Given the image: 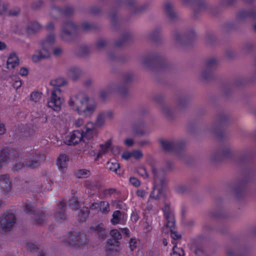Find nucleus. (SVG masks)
I'll use <instances>...</instances> for the list:
<instances>
[{"instance_id": "473e14b6", "label": "nucleus", "mask_w": 256, "mask_h": 256, "mask_svg": "<svg viewBox=\"0 0 256 256\" xmlns=\"http://www.w3.org/2000/svg\"><path fill=\"white\" fill-rule=\"evenodd\" d=\"M68 206L73 210H78L80 206V202L78 201V198L74 196H72L68 202Z\"/></svg>"}, {"instance_id": "a18cd8bd", "label": "nucleus", "mask_w": 256, "mask_h": 256, "mask_svg": "<svg viewBox=\"0 0 256 256\" xmlns=\"http://www.w3.org/2000/svg\"><path fill=\"white\" fill-rule=\"evenodd\" d=\"M8 5L7 3L0 1V14H4L6 12Z\"/></svg>"}, {"instance_id": "338daca9", "label": "nucleus", "mask_w": 256, "mask_h": 256, "mask_svg": "<svg viewBox=\"0 0 256 256\" xmlns=\"http://www.w3.org/2000/svg\"><path fill=\"white\" fill-rule=\"evenodd\" d=\"M6 128L5 127V125L0 122V135L4 134L6 133Z\"/></svg>"}, {"instance_id": "ea45409f", "label": "nucleus", "mask_w": 256, "mask_h": 256, "mask_svg": "<svg viewBox=\"0 0 256 256\" xmlns=\"http://www.w3.org/2000/svg\"><path fill=\"white\" fill-rule=\"evenodd\" d=\"M116 192L118 194H120V192H118L116 189L114 188H106L102 191V194L104 198H106L111 196Z\"/></svg>"}, {"instance_id": "412c9836", "label": "nucleus", "mask_w": 256, "mask_h": 256, "mask_svg": "<svg viewBox=\"0 0 256 256\" xmlns=\"http://www.w3.org/2000/svg\"><path fill=\"white\" fill-rule=\"evenodd\" d=\"M216 64V60L215 58H211L208 60L206 64V68L208 69L204 72L202 77L206 80H210L212 78V74L210 71V69L214 67Z\"/></svg>"}, {"instance_id": "ddd939ff", "label": "nucleus", "mask_w": 256, "mask_h": 256, "mask_svg": "<svg viewBox=\"0 0 256 256\" xmlns=\"http://www.w3.org/2000/svg\"><path fill=\"white\" fill-rule=\"evenodd\" d=\"M90 208L92 210H95L98 213L104 215L108 214L110 211V204L106 200L92 202L90 206Z\"/></svg>"}, {"instance_id": "49530a36", "label": "nucleus", "mask_w": 256, "mask_h": 256, "mask_svg": "<svg viewBox=\"0 0 256 256\" xmlns=\"http://www.w3.org/2000/svg\"><path fill=\"white\" fill-rule=\"evenodd\" d=\"M150 38L154 42H158L160 38V32L158 30L153 32L150 35Z\"/></svg>"}, {"instance_id": "7c9ffc66", "label": "nucleus", "mask_w": 256, "mask_h": 256, "mask_svg": "<svg viewBox=\"0 0 256 256\" xmlns=\"http://www.w3.org/2000/svg\"><path fill=\"white\" fill-rule=\"evenodd\" d=\"M84 185L88 189L94 190L99 188L100 186V184L98 180L92 181L88 180L84 182Z\"/></svg>"}, {"instance_id": "20e7f679", "label": "nucleus", "mask_w": 256, "mask_h": 256, "mask_svg": "<svg viewBox=\"0 0 256 256\" xmlns=\"http://www.w3.org/2000/svg\"><path fill=\"white\" fill-rule=\"evenodd\" d=\"M110 234L112 238L106 241V251L108 256H113L116 255L120 251V242L118 240L122 238V234L116 229L110 230Z\"/></svg>"}, {"instance_id": "2f4dec72", "label": "nucleus", "mask_w": 256, "mask_h": 256, "mask_svg": "<svg viewBox=\"0 0 256 256\" xmlns=\"http://www.w3.org/2000/svg\"><path fill=\"white\" fill-rule=\"evenodd\" d=\"M41 28L40 24L34 22H30L27 26L26 32L28 34L34 33L38 31Z\"/></svg>"}, {"instance_id": "680f3d73", "label": "nucleus", "mask_w": 256, "mask_h": 256, "mask_svg": "<svg viewBox=\"0 0 256 256\" xmlns=\"http://www.w3.org/2000/svg\"><path fill=\"white\" fill-rule=\"evenodd\" d=\"M136 193L138 196L144 198L146 196V192L144 190H138Z\"/></svg>"}, {"instance_id": "37998d69", "label": "nucleus", "mask_w": 256, "mask_h": 256, "mask_svg": "<svg viewBox=\"0 0 256 256\" xmlns=\"http://www.w3.org/2000/svg\"><path fill=\"white\" fill-rule=\"evenodd\" d=\"M41 97L42 93L38 92H34L30 94V100L36 102L39 101Z\"/></svg>"}, {"instance_id": "4c0bfd02", "label": "nucleus", "mask_w": 256, "mask_h": 256, "mask_svg": "<svg viewBox=\"0 0 256 256\" xmlns=\"http://www.w3.org/2000/svg\"><path fill=\"white\" fill-rule=\"evenodd\" d=\"M90 172L86 169H80L77 171L76 176L78 178H86L90 176Z\"/></svg>"}, {"instance_id": "72a5a7b5", "label": "nucleus", "mask_w": 256, "mask_h": 256, "mask_svg": "<svg viewBox=\"0 0 256 256\" xmlns=\"http://www.w3.org/2000/svg\"><path fill=\"white\" fill-rule=\"evenodd\" d=\"M185 4H194L200 9L205 8L206 7V4L204 0H182Z\"/></svg>"}, {"instance_id": "69168bd1", "label": "nucleus", "mask_w": 256, "mask_h": 256, "mask_svg": "<svg viewBox=\"0 0 256 256\" xmlns=\"http://www.w3.org/2000/svg\"><path fill=\"white\" fill-rule=\"evenodd\" d=\"M22 84V82L21 80H18L15 81V82L13 84V86L14 88L16 89H18L21 86Z\"/></svg>"}, {"instance_id": "a211bd4d", "label": "nucleus", "mask_w": 256, "mask_h": 256, "mask_svg": "<svg viewBox=\"0 0 256 256\" xmlns=\"http://www.w3.org/2000/svg\"><path fill=\"white\" fill-rule=\"evenodd\" d=\"M66 203L62 200L58 205L56 211L54 214L53 216L56 221L66 219Z\"/></svg>"}, {"instance_id": "c756f323", "label": "nucleus", "mask_w": 256, "mask_h": 256, "mask_svg": "<svg viewBox=\"0 0 256 256\" xmlns=\"http://www.w3.org/2000/svg\"><path fill=\"white\" fill-rule=\"evenodd\" d=\"M164 10L168 18L171 20H174L176 16V14L172 8V4L169 2H166L164 4Z\"/></svg>"}, {"instance_id": "423d86ee", "label": "nucleus", "mask_w": 256, "mask_h": 256, "mask_svg": "<svg viewBox=\"0 0 256 256\" xmlns=\"http://www.w3.org/2000/svg\"><path fill=\"white\" fill-rule=\"evenodd\" d=\"M24 211L34 220V224L38 225L43 224L48 219V214L36 209L31 204H26L24 206Z\"/></svg>"}, {"instance_id": "3c124183", "label": "nucleus", "mask_w": 256, "mask_h": 256, "mask_svg": "<svg viewBox=\"0 0 256 256\" xmlns=\"http://www.w3.org/2000/svg\"><path fill=\"white\" fill-rule=\"evenodd\" d=\"M110 16L112 22L114 24L116 25L118 21L116 12H110Z\"/></svg>"}, {"instance_id": "c85d7f7f", "label": "nucleus", "mask_w": 256, "mask_h": 256, "mask_svg": "<svg viewBox=\"0 0 256 256\" xmlns=\"http://www.w3.org/2000/svg\"><path fill=\"white\" fill-rule=\"evenodd\" d=\"M131 38V34L130 32H126L122 36V38L120 40L116 42V46L120 47L126 44L130 41Z\"/></svg>"}, {"instance_id": "a878e982", "label": "nucleus", "mask_w": 256, "mask_h": 256, "mask_svg": "<svg viewBox=\"0 0 256 256\" xmlns=\"http://www.w3.org/2000/svg\"><path fill=\"white\" fill-rule=\"evenodd\" d=\"M68 157L66 154H61L59 156L57 160V166L60 171H63L66 168Z\"/></svg>"}, {"instance_id": "f03ea898", "label": "nucleus", "mask_w": 256, "mask_h": 256, "mask_svg": "<svg viewBox=\"0 0 256 256\" xmlns=\"http://www.w3.org/2000/svg\"><path fill=\"white\" fill-rule=\"evenodd\" d=\"M66 84V80L62 78H58L50 82V85L53 86L54 88L50 99L48 102V106L54 111H59L61 109L64 100L60 96L61 90L60 87L65 85Z\"/></svg>"}, {"instance_id": "09e8293b", "label": "nucleus", "mask_w": 256, "mask_h": 256, "mask_svg": "<svg viewBox=\"0 0 256 256\" xmlns=\"http://www.w3.org/2000/svg\"><path fill=\"white\" fill-rule=\"evenodd\" d=\"M106 44L107 42L106 40H98V42L96 43V47L98 49H100L106 46Z\"/></svg>"}, {"instance_id": "6ab92c4d", "label": "nucleus", "mask_w": 256, "mask_h": 256, "mask_svg": "<svg viewBox=\"0 0 256 256\" xmlns=\"http://www.w3.org/2000/svg\"><path fill=\"white\" fill-rule=\"evenodd\" d=\"M90 230L96 234L100 239H105L107 236L108 231L106 230L104 224L102 223L92 226Z\"/></svg>"}, {"instance_id": "b1692460", "label": "nucleus", "mask_w": 256, "mask_h": 256, "mask_svg": "<svg viewBox=\"0 0 256 256\" xmlns=\"http://www.w3.org/2000/svg\"><path fill=\"white\" fill-rule=\"evenodd\" d=\"M19 60L15 53L10 54L8 58L6 68L9 70L12 69L18 66Z\"/></svg>"}, {"instance_id": "4d7b16f0", "label": "nucleus", "mask_w": 256, "mask_h": 256, "mask_svg": "<svg viewBox=\"0 0 256 256\" xmlns=\"http://www.w3.org/2000/svg\"><path fill=\"white\" fill-rule=\"evenodd\" d=\"M129 246L131 250H134L136 247V242L134 239L131 238L130 241Z\"/></svg>"}, {"instance_id": "5701e85b", "label": "nucleus", "mask_w": 256, "mask_h": 256, "mask_svg": "<svg viewBox=\"0 0 256 256\" xmlns=\"http://www.w3.org/2000/svg\"><path fill=\"white\" fill-rule=\"evenodd\" d=\"M112 112L111 111H108L100 113L97 118L94 124L96 126H100L104 124L106 118H110L112 116Z\"/></svg>"}, {"instance_id": "79ce46f5", "label": "nucleus", "mask_w": 256, "mask_h": 256, "mask_svg": "<svg viewBox=\"0 0 256 256\" xmlns=\"http://www.w3.org/2000/svg\"><path fill=\"white\" fill-rule=\"evenodd\" d=\"M50 182H48V180H46V182H45V184L41 185L40 187L38 188V190H36V192L37 193L39 192H46V190H49L50 189Z\"/></svg>"}, {"instance_id": "2eb2a0df", "label": "nucleus", "mask_w": 256, "mask_h": 256, "mask_svg": "<svg viewBox=\"0 0 256 256\" xmlns=\"http://www.w3.org/2000/svg\"><path fill=\"white\" fill-rule=\"evenodd\" d=\"M11 182L8 174H2L0 176V189L1 192L6 197L11 195Z\"/></svg>"}, {"instance_id": "bf43d9fd", "label": "nucleus", "mask_w": 256, "mask_h": 256, "mask_svg": "<svg viewBox=\"0 0 256 256\" xmlns=\"http://www.w3.org/2000/svg\"><path fill=\"white\" fill-rule=\"evenodd\" d=\"M232 156V152L228 148H226L224 150L222 156L226 158H230Z\"/></svg>"}, {"instance_id": "f257e3e1", "label": "nucleus", "mask_w": 256, "mask_h": 256, "mask_svg": "<svg viewBox=\"0 0 256 256\" xmlns=\"http://www.w3.org/2000/svg\"><path fill=\"white\" fill-rule=\"evenodd\" d=\"M89 98L84 92L72 96L68 101V104L72 109L77 111L79 114L86 116L91 115L96 108L95 104L88 105Z\"/></svg>"}, {"instance_id": "dca6fc26", "label": "nucleus", "mask_w": 256, "mask_h": 256, "mask_svg": "<svg viewBox=\"0 0 256 256\" xmlns=\"http://www.w3.org/2000/svg\"><path fill=\"white\" fill-rule=\"evenodd\" d=\"M82 131L83 141L86 142V140H89L94 139L96 136V132L94 126L92 122L87 123L86 127Z\"/></svg>"}, {"instance_id": "4468645a", "label": "nucleus", "mask_w": 256, "mask_h": 256, "mask_svg": "<svg viewBox=\"0 0 256 256\" xmlns=\"http://www.w3.org/2000/svg\"><path fill=\"white\" fill-rule=\"evenodd\" d=\"M82 130H74L66 136L64 143L68 146H74L83 140Z\"/></svg>"}, {"instance_id": "8fccbe9b", "label": "nucleus", "mask_w": 256, "mask_h": 256, "mask_svg": "<svg viewBox=\"0 0 256 256\" xmlns=\"http://www.w3.org/2000/svg\"><path fill=\"white\" fill-rule=\"evenodd\" d=\"M132 156L136 159H139L142 156V154L141 151L139 150H134L132 152Z\"/></svg>"}, {"instance_id": "58836bf2", "label": "nucleus", "mask_w": 256, "mask_h": 256, "mask_svg": "<svg viewBox=\"0 0 256 256\" xmlns=\"http://www.w3.org/2000/svg\"><path fill=\"white\" fill-rule=\"evenodd\" d=\"M107 166L110 170L118 174V171L120 169V164L118 162H108L107 163Z\"/></svg>"}, {"instance_id": "0eeeda50", "label": "nucleus", "mask_w": 256, "mask_h": 256, "mask_svg": "<svg viewBox=\"0 0 256 256\" xmlns=\"http://www.w3.org/2000/svg\"><path fill=\"white\" fill-rule=\"evenodd\" d=\"M78 28L76 24L72 21L65 22L62 26L61 38L65 41L70 42L76 36Z\"/></svg>"}, {"instance_id": "603ef678", "label": "nucleus", "mask_w": 256, "mask_h": 256, "mask_svg": "<svg viewBox=\"0 0 256 256\" xmlns=\"http://www.w3.org/2000/svg\"><path fill=\"white\" fill-rule=\"evenodd\" d=\"M42 4V2L41 0H38L32 3V8L34 10H36L40 8Z\"/></svg>"}, {"instance_id": "a19ab883", "label": "nucleus", "mask_w": 256, "mask_h": 256, "mask_svg": "<svg viewBox=\"0 0 256 256\" xmlns=\"http://www.w3.org/2000/svg\"><path fill=\"white\" fill-rule=\"evenodd\" d=\"M172 243L174 244L172 248L173 254H178V256H184V252L183 248H178L176 244L174 242Z\"/></svg>"}, {"instance_id": "39448f33", "label": "nucleus", "mask_w": 256, "mask_h": 256, "mask_svg": "<svg viewBox=\"0 0 256 256\" xmlns=\"http://www.w3.org/2000/svg\"><path fill=\"white\" fill-rule=\"evenodd\" d=\"M55 41V36L54 34H48L46 40L40 42L42 50L39 52V55L36 56L34 55L32 56L33 61L36 62L43 58H48L50 56V48L52 46Z\"/></svg>"}, {"instance_id": "aec40b11", "label": "nucleus", "mask_w": 256, "mask_h": 256, "mask_svg": "<svg viewBox=\"0 0 256 256\" xmlns=\"http://www.w3.org/2000/svg\"><path fill=\"white\" fill-rule=\"evenodd\" d=\"M74 10L70 6H68L64 10H62L60 7L53 6L52 8V13L56 14L58 16H71L73 14Z\"/></svg>"}, {"instance_id": "1a4fd4ad", "label": "nucleus", "mask_w": 256, "mask_h": 256, "mask_svg": "<svg viewBox=\"0 0 256 256\" xmlns=\"http://www.w3.org/2000/svg\"><path fill=\"white\" fill-rule=\"evenodd\" d=\"M162 211L164 218L167 221L166 226L167 227L170 228L171 237L174 240L173 242H175L174 241L180 239L181 238V235L172 230V228H174L175 226V221L173 214L170 212V206L168 204H166L164 208L162 209Z\"/></svg>"}, {"instance_id": "f8f14e48", "label": "nucleus", "mask_w": 256, "mask_h": 256, "mask_svg": "<svg viewBox=\"0 0 256 256\" xmlns=\"http://www.w3.org/2000/svg\"><path fill=\"white\" fill-rule=\"evenodd\" d=\"M16 218L15 214L11 212L4 214L0 220V227L4 232H9L16 224Z\"/></svg>"}, {"instance_id": "864d4df0", "label": "nucleus", "mask_w": 256, "mask_h": 256, "mask_svg": "<svg viewBox=\"0 0 256 256\" xmlns=\"http://www.w3.org/2000/svg\"><path fill=\"white\" fill-rule=\"evenodd\" d=\"M26 246L28 250H30L32 252L38 249V248L32 243H26Z\"/></svg>"}, {"instance_id": "e2e57ef3", "label": "nucleus", "mask_w": 256, "mask_h": 256, "mask_svg": "<svg viewBox=\"0 0 256 256\" xmlns=\"http://www.w3.org/2000/svg\"><path fill=\"white\" fill-rule=\"evenodd\" d=\"M186 187L184 186H178L176 190V192L178 193H184L186 191Z\"/></svg>"}, {"instance_id": "f704fd0d", "label": "nucleus", "mask_w": 256, "mask_h": 256, "mask_svg": "<svg viewBox=\"0 0 256 256\" xmlns=\"http://www.w3.org/2000/svg\"><path fill=\"white\" fill-rule=\"evenodd\" d=\"M122 215V212L120 210L114 211L112 215L111 223L114 225L118 224L120 222Z\"/></svg>"}, {"instance_id": "f3484780", "label": "nucleus", "mask_w": 256, "mask_h": 256, "mask_svg": "<svg viewBox=\"0 0 256 256\" xmlns=\"http://www.w3.org/2000/svg\"><path fill=\"white\" fill-rule=\"evenodd\" d=\"M164 60V58L158 54H150L146 56L143 60V64L146 67H150Z\"/></svg>"}, {"instance_id": "4be33fe9", "label": "nucleus", "mask_w": 256, "mask_h": 256, "mask_svg": "<svg viewBox=\"0 0 256 256\" xmlns=\"http://www.w3.org/2000/svg\"><path fill=\"white\" fill-rule=\"evenodd\" d=\"M112 144V140L111 139L108 140L104 144H100V149L94 158V160H98L104 154H106L110 148Z\"/></svg>"}, {"instance_id": "e433bc0d", "label": "nucleus", "mask_w": 256, "mask_h": 256, "mask_svg": "<svg viewBox=\"0 0 256 256\" xmlns=\"http://www.w3.org/2000/svg\"><path fill=\"white\" fill-rule=\"evenodd\" d=\"M24 128L21 129L22 136L23 137L28 138L33 136L34 134V130L32 128L28 126H24Z\"/></svg>"}, {"instance_id": "052dcab7", "label": "nucleus", "mask_w": 256, "mask_h": 256, "mask_svg": "<svg viewBox=\"0 0 256 256\" xmlns=\"http://www.w3.org/2000/svg\"><path fill=\"white\" fill-rule=\"evenodd\" d=\"M101 12V10L100 8L97 6H94L90 10V12L94 14H98Z\"/></svg>"}, {"instance_id": "7ed1b4c3", "label": "nucleus", "mask_w": 256, "mask_h": 256, "mask_svg": "<svg viewBox=\"0 0 256 256\" xmlns=\"http://www.w3.org/2000/svg\"><path fill=\"white\" fill-rule=\"evenodd\" d=\"M27 156L29 158L28 161L19 162L13 166L12 170L14 172H18L24 168H34L46 160V156L44 154L34 149L28 153Z\"/></svg>"}, {"instance_id": "c03bdc74", "label": "nucleus", "mask_w": 256, "mask_h": 256, "mask_svg": "<svg viewBox=\"0 0 256 256\" xmlns=\"http://www.w3.org/2000/svg\"><path fill=\"white\" fill-rule=\"evenodd\" d=\"M94 28L95 26L94 24H90L87 22H84L82 24V30L84 31H88Z\"/></svg>"}, {"instance_id": "9b49d317", "label": "nucleus", "mask_w": 256, "mask_h": 256, "mask_svg": "<svg viewBox=\"0 0 256 256\" xmlns=\"http://www.w3.org/2000/svg\"><path fill=\"white\" fill-rule=\"evenodd\" d=\"M162 149L166 152H180L184 148L185 143L184 141H168L164 140H160Z\"/></svg>"}, {"instance_id": "774afa93", "label": "nucleus", "mask_w": 256, "mask_h": 256, "mask_svg": "<svg viewBox=\"0 0 256 256\" xmlns=\"http://www.w3.org/2000/svg\"><path fill=\"white\" fill-rule=\"evenodd\" d=\"M81 50L84 54H87L90 52V48L88 46H83L81 48Z\"/></svg>"}, {"instance_id": "cd10ccee", "label": "nucleus", "mask_w": 256, "mask_h": 256, "mask_svg": "<svg viewBox=\"0 0 256 256\" xmlns=\"http://www.w3.org/2000/svg\"><path fill=\"white\" fill-rule=\"evenodd\" d=\"M80 74L81 72L80 69L75 67L70 68L68 72V76L74 80H76Z\"/></svg>"}, {"instance_id": "de8ad7c7", "label": "nucleus", "mask_w": 256, "mask_h": 256, "mask_svg": "<svg viewBox=\"0 0 256 256\" xmlns=\"http://www.w3.org/2000/svg\"><path fill=\"white\" fill-rule=\"evenodd\" d=\"M129 181L130 183L135 187H138L140 184V181L135 177H130Z\"/></svg>"}, {"instance_id": "13d9d810", "label": "nucleus", "mask_w": 256, "mask_h": 256, "mask_svg": "<svg viewBox=\"0 0 256 256\" xmlns=\"http://www.w3.org/2000/svg\"><path fill=\"white\" fill-rule=\"evenodd\" d=\"M132 157V152H124L122 154V158L126 160H128Z\"/></svg>"}, {"instance_id": "c9c22d12", "label": "nucleus", "mask_w": 256, "mask_h": 256, "mask_svg": "<svg viewBox=\"0 0 256 256\" xmlns=\"http://www.w3.org/2000/svg\"><path fill=\"white\" fill-rule=\"evenodd\" d=\"M162 193V188H158L156 184L154 185L153 188V190L150 194V198L154 199H158L159 196Z\"/></svg>"}, {"instance_id": "5fc2aeb1", "label": "nucleus", "mask_w": 256, "mask_h": 256, "mask_svg": "<svg viewBox=\"0 0 256 256\" xmlns=\"http://www.w3.org/2000/svg\"><path fill=\"white\" fill-rule=\"evenodd\" d=\"M20 12V8H15L10 10L9 12V15L11 16H16Z\"/></svg>"}, {"instance_id": "bb28decb", "label": "nucleus", "mask_w": 256, "mask_h": 256, "mask_svg": "<svg viewBox=\"0 0 256 256\" xmlns=\"http://www.w3.org/2000/svg\"><path fill=\"white\" fill-rule=\"evenodd\" d=\"M90 207H84L78 210L77 214V219L80 222H86L90 214Z\"/></svg>"}, {"instance_id": "6e6552de", "label": "nucleus", "mask_w": 256, "mask_h": 256, "mask_svg": "<svg viewBox=\"0 0 256 256\" xmlns=\"http://www.w3.org/2000/svg\"><path fill=\"white\" fill-rule=\"evenodd\" d=\"M86 240V235L80 232H70L62 238V241L67 246H76L84 244Z\"/></svg>"}, {"instance_id": "9d476101", "label": "nucleus", "mask_w": 256, "mask_h": 256, "mask_svg": "<svg viewBox=\"0 0 256 256\" xmlns=\"http://www.w3.org/2000/svg\"><path fill=\"white\" fill-rule=\"evenodd\" d=\"M20 159L18 152L12 148L4 149L0 151V168L10 160L17 162Z\"/></svg>"}, {"instance_id": "6e6d98bb", "label": "nucleus", "mask_w": 256, "mask_h": 256, "mask_svg": "<svg viewBox=\"0 0 256 256\" xmlns=\"http://www.w3.org/2000/svg\"><path fill=\"white\" fill-rule=\"evenodd\" d=\"M28 74V70L25 67H22L19 70V74L22 76H26Z\"/></svg>"}, {"instance_id": "0e129e2a", "label": "nucleus", "mask_w": 256, "mask_h": 256, "mask_svg": "<svg viewBox=\"0 0 256 256\" xmlns=\"http://www.w3.org/2000/svg\"><path fill=\"white\" fill-rule=\"evenodd\" d=\"M124 144L125 145L130 146L134 144V140L132 138H128L124 141Z\"/></svg>"}, {"instance_id": "393cba45", "label": "nucleus", "mask_w": 256, "mask_h": 256, "mask_svg": "<svg viewBox=\"0 0 256 256\" xmlns=\"http://www.w3.org/2000/svg\"><path fill=\"white\" fill-rule=\"evenodd\" d=\"M238 18L239 20H244L248 18L256 19V10L252 9L250 11L244 10H241L238 14Z\"/></svg>"}]
</instances>
